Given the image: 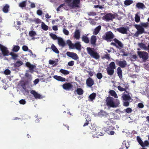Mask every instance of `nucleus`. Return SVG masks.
Masks as SVG:
<instances>
[{
	"instance_id": "nucleus-47",
	"label": "nucleus",
	"mask_w": 149,
	"mask_h": 149,
	"mask_svg": "<svg viewBox=\"0 0 149 149\" xmlns=\"http://www.w3.org/2000/svg\"><path fill=\"white\" fill-rule=\"evenodd\" d=\"M9 55H11L12 56V58L13 59H16V58L18 56V55L14 53L13 52H11Z\"/></svg>"
},
{
	"instance_id": "nucleus-5",
	"label": "nucleus",
	"mask_w": 149,
	"mask_h": 149,
	"mask_svg": "<svg viewBox=\"0 0 149 149\" xmlns=\"http://www.w3.org/2000/svg\"><path fill=\"white\" fill-rule=\"evenodd\" d=\"M81 0H65V1L72 7H78Z\"/></svg>"
},
{
	"instance_id": "nucleus-23",
	"label": "nucleus",
	"mask_w": 149,
	"mask_h": 149,
	"mask_svg": "<svg viewBox=\"0 0 149 149\" xmlns=\"http://www.w3.org/2000/svg\"><path fill=\"white\" fill-rule=\"evenodd\" d=\"M117 72L119 78L120 79H122L123 77L122 71L120 67L118 68Z\"/></svg>"
},
{
	"instance_id": "nucleus-15",
	"label": "nucleus",
	"mask_w": 149,
	"mask_h": 149,
	"mask_svg": "<svg viewBox=\"0 0 149 149\" xmlns=\"http://www.w3.org/2000/svg\"><path fill=\"white\" fill-rule=\"evenodd\" d=\"M86 83L87 86L91 87L94 84V81L91 78L89 77L87 79Z\"/></svg>"
},
{
	"instance_id": "nucleus-59",
	"label": "nucleus",
	"mask_w": 149,
	"mask_h": 149,
	"mask_svg": "<svg viewBox=\"0 0 149 149\" xmlns=\"http://www.w3.org/2000/svg\"><path fill=\"white\" fill-rule=\"evenodd\" d=\"M137 58V56L136 55H134L132 56V57L131 58V60L133 61V60H135Z\"/></svg>"
},
{
	"instance_id": "nucleus-28",
	"label": "nucleus",
	"mask_w": 149,
	"mask_h": 149,
	"mask_svg": "<svg viewBox=\"0 0 149 149\" xmlns=\"http://www.w3.org/2000/svg\"><path fill=\"white\" fill-rule=\"evenodd\" d=\"M138 46L141 49H144L145 50H147V47L146 45L142 42L139 43L138 44Z\"/></svg>"
},
{
	"instance_id": "nucleus-21",
	"label": "nucleus",
	"mask_w": 149,
	"mask_h": 149,
	"mask_svg": "<svg viewBox=\"0 0 149 149\" xmlns=\"http://www.w3.org/2000/svg\"><path fill=\"white\" fill-rule=\"evenodd\" d=\"M54 78L58 81H65V79L61 76L57 75H54L53 76Z\"/></svg>"
},
{
	"instance_id": "nucleus-27",
	"label": "nucleus",
	"mask_w": 149,
	"mask_h": 149,
	"mask_svg": "<svg viewBox=\"0 0 149 149\" xmlns=\"http://www.w3.org/2000/svg\"><path fill=\"white\" fill-rule=\"evenodd\" d=\"M101 28V26L99 25L94 30L93 32V34L95 35H97L100 31Z\"/></svg>"
},
{
	"instance_id": "nucleus-14",
	"label": "nucleus",
	"mask_w": 149,
	"mask_h": 149,
	"mask_svg": "<svg viewBox=\"0 0 149 149\" xmlns=\"http://www.w3.org/2000/svg\"><path fill=\"white\" fill-rule=\"evenodd\" d=\"M30 93L32 94L36 99H41L42 98V95L38 93L34 90H31Z\"/></svg>"
},
{
	"instance_id": "nucleus-17",
	"label": "nucleus",
	"mask_w": 149,
	"mask_h": 149,
	"mask_svg": "<svg viewBox=\"0 0 149 149\" xmlns=\"http://www.w3.org/2000/svg\"><path fill=\"white\" fill-rule=\"evenodd\" d=\"M58 43L59 46L64 47L66 43L62 38L58 37Z\"/></svg>"
},
{
	"instance_id": "nucleus-30",
	"label": "nucleus",
	"mask_w": 149,
	"mask_h": 149,
	"mask_svg": "<svg viewBox=\"0 0 149 149\" xmlns=\"http://www.w3.org/2000/svg\"><path fill=\"white\" fill-rule=\"evenodd\" d=\"M115 129L114 127L112 126H107L104 128V130L107 132H109L112 130H113Z\"/></svg>"
},
{
	"instance_id": "nucleus-62",
	"label": "nucleus",
	"mask_w": 149,
	"mask_h": 149,
	"mask_svg": "<svg viewBox=\"0 0 149 149\" xmlns=\"http://www.w3.org/2000/svg\"><path fill=\"white\" fill-rule=\"evenodd\" d=\"M89 120H86L85 123L83 125V126L85 127L86 126H87L89 124Z\"/></svg>"
},
{
	"instance_id": "nucleus-36",
	"label": "nucleus",
	"mask_w": 149,
	"mask_h": 149,
	"mask_svg": "<svg viewBox=\"0 0 149 149\" xmlns=\"http://www.w3.org/2000/svg\"><path fill=\"white\" fill-rule=\"evenodd\" d=\"M109 93L112 96L114 97L115 98H117L118 95L115 91L113 90H110Z\"/></svg>"
},
{
	"instance_id": "nucleus-13",
	"label": "nucleus",
	"mask_w": 149,
	"mask_h": 149,
	"mask_svg": "<svg viewBox=\"0 0 149 149\" xmlns=\"http://www.w3.org/2000/svg\"><path fill=\"white\" fill-rule=\"evenodd\" d=\"M97 40V38L95 36L93 35L91 37L90 39V43L93 47H95L96 46Z\"/></svg>"
},
{
	"instance_id": "nucleus-24",
	"label": "nucleus",
	"mask_w": 149,
	"mask_h": 149,
	"mask_svg": "<svg viewBox=\"0 0 149 149\" xmlns=\"http://www.w3.org/2000/svg\"><path fill=\"white\" fill-rule=\"evenodd\" d=\"M87 35H88L86 36L83 35L81 37L82 41L86 44L89 43V38L87 36Z\"/></svg>"
},
{
	"instance_id": "nucleus-48",
	"label": "nucleus",
	"mask_w": 149,
	"mask_h": 149,
	"mask_svg": "<svg viewBox=\"0 0 149 149\" xmlns=\"http://www.w3.org/2000/svg\"><path fill=\"white\" fill-rule=\"evenodd\" d=\"M143 145L141 146L142 147L144 148L146 146H148L149 145V142L147 140H146L144 141V142H143Z\"/></svg>"
},
{
	"instance_id": "nucleus-61",
	"label": "nucleus",
	"mask_w": 149,
	"mask_h": 149,
	"mask_svg": "<svg viewBox=\"0 0 149 149\" xmlns=\"http://www.w3.org/2000/svg\"><path fill=\"white\" fill-rule=\"evenodd\" d=\"M129 102L128 101H126L124 102L123 105L125 107H127L129 106Z\"/></svg>"
},
{
	"instance_id": "nucleus-7",
	"label": "nucleus",
	"mask_w": 149,
	"mask_h": 149,
	"mask_svg": "<svg viewBox=\"0 0 149 149\" xmlns=\"http://www.w3.org/2000/svg\"><path fill=\"white\" fill-rule=\"evenodd\" d=\"M138 55L139 57L142 58L144 61L147 60L148 58V54L147 52L144 51H138Z\"/></svg>"
},
{
	"instance_id": "nucleus-49",
	"label": "nucleus",
	"mask_w": 149,
	"mask_h": 149,
	"mask_svg": "<svg viewBox=\"0 0 149 149\" xmlns=\"http://www.w3.org/2000/svg\"><path fill=\"white\" fill-rule=\"evenodd\" d=\"M135 20L136 22H139L140 20V17L137 14H136L135 17Z\"/></svg>"
},
{
	"instance_id": "nucleus-53",
	"label": "nucleus",
	"mask_w": 149,
	"mask_h": 149,
	"mask_svg": "<svg viewBox=\"0 0 149 149\" xmlns=\"http://www.w3.org/2000/svg\"><path fill=\"white\" fill-rule=\"evenodd\" d=\"M113 123L114 122L113 120H112V119L111 118L110 119H108L105 122V123H106L107 125H109V124L108 123Z\"/></svg>"
},
{
	"instance_id": "nucleus-34",
	"label": "nucleus",
	"mask_w": 149,
	"mask_h": 149,
	"mask_svg": "<svg viewBox=\"0 0 149 149\" xmlns=\"http://www.w3.org/2000/svg\"><path fill=\"white\" fill-rule=\"evenodd\" d=\"M96 96V94L94 93H93L90 95L89 96V98L90 100H89V101H92L93 100H94Z\"/></svg>"
},
{
	"instance_id": "nucleus-46",
	"label": "nucleus",
	"mask_w": 149,
	"mask_h": 149,
	"mask_svg": "<svg viewBox=\"0 0 149 149\" xmlns=\"http://www.w3.org/2000/svg\"><path fill=\"white\" fill-rule=\"evenodd\" d=\"M26 1H23L22 2L20 3L19 4V7L21 8L24 7L26 6Z\"/></svg>"
},
{
	"instance_id": "nucleus-12",
	"label": "nucleus",
	"mask_w": 149,
	"mask_h": 149,
	"mask_svg": "<svg viewBox=\"0 0 149 149\" xmlns=\"http://www.w3.org/2000/svg\"><path fill=\"white\" fill-rule=\"evenodd\" d=\"M26 65L29 68V71L31 73H33L34 72V69L36 68V66L31 64L29 62H27L26 63Z\"/></svg>"
},
{
	"instance_id": "nucleus-35",
	"label": "nucleus",
	"mask_w": 149,
	"mask_h": 149,
	"mask_svg": "<svg viewBox=\"0 0 149 149\" xmlns=\"http://www.w3.org/2000/svg\"><path fill=\"white\" fill-rule=\"evenodd\" d=\"M113 40L120 47H123V44L121 42L117 39L114 38L113 39Z\"/></svg>"
},
{
	"instance_id": "nucleus-26",
	"label": "nucleus",
	"mask_w": 149,
	"mask_h": 149,
	"mask_svg": "<svg viewBox=\"0 0 149 149\" xmlns=\"http://www.w3.org/2000/svg\"><path fill=\"white\" fill-rule=\"evenodd\" d=\"M23 64V63L21 61H17L14 64L15 68H18Z\"/></svg>"
},
{
	"instance_id": "nucleus-40",
	"label": "nucleus",
	"mask_w": 149,
	"mask_h": 149,
	"mask_svg": "<svg viewBox=\"0 0 149 149\" xmlns=\"http://www.w3.org/2000/svg\"><path fill=\"white\" fill-rule=\"evenodd\" d=\"M60 72L64 75H67L69 74V72L68 70L63 69L60 70Z\"/></svg>"
},
{
	"instance_id": "nucleus-31",
	"label": "nucleus",
	"mask_w": 149,
	"mask_h": 149,
	"mask_svg": "<svg viewBox=\"0 0 149 149\" xmlns=\"http://www.w3.org/2000/svg\"><path fill=\"white\" fill-rule=\"evenodd\" d=\"M128 87L127 85L125 86L124 88L120 86H118L117 87L118 89L120 91L122 92L124 91L127 93V92L126 91V90L128 89Z\"/></svg>"
},
{
	"instance_id": "nucleus-4",
	"label": "nucleus",
	"mask_w": 149,
	"mask_h": 149,
	"mask_svg": "<svg viewBox=\"0 0 149 149\" xmlns=\"http://www.w3.org/2000/svg\"><path fill=\"white\" fill-rule=\"evenodd\" d=\"M114 99L111 97H107L106 100V104L107 106L109 107L115 108L118 106V104H116L114 102Z\"/></svg>"
},
{
	"instance_id": "nucleus-32",
	"label": "nucleus",
	"mask_w": 149,
	"mask_h": 149,
	"mask_svg": "<svg viewBox=\"0 0 149 149\" xmlns=\"http://www.w3.org/2000/svg\"><path fill=\"white\" fill-rule=\"evenodd\" d=\"M9 6L8 5L6 4L5 6L3 7L2 10L3 12L5 13H8L9 11Z\"/></svg>"
},
{
	"instance_id": "nucleus-41",
	"label": "nucleus",
	"mask_w": 149,
	"mask_h": 149,
	"mask_svg": "<svg viewBox=\"0 0 149 149\" xmlns=\"http://www.w3.org/2000/svg\"><path fill=\"white\" fill-rule=\"evenodd\" d=\"M133 3L132 0H126L125 1L124 3L125 5L129 6Z\"/></svg>"
},
{
	"instance_id": "nucleus-38",
	"label": "nucleus",
	"mask_w": 149,
	"mask_h": 149,
	"mask_svg": "<svg viewBox=\"0 0 149 149\" xmlns=\"http://www.w3.org/2000/svg\"><path fill=\"white\" fill-rule=\"evenodd\" d=\"M20 49V47L18 45H15L13 46L12 50L14 52H17Z\"/></svg>"
},
{
	"instance_id": "nucleus-11",
	"label": "nucleus",
	"mask_w": 149,
	"mask_h": 149,
	"mask_svg": "<svg viewBox=\"0 0 149 149\" xmlns=\"http://www.w3.org/2000/svg\"><path fill=\"white\" fill-rule=\"evenodd\" d=\"M63 88L65 90L69 91L73 87V85L70 83L65 82L62 85Z\"/></svg>"
},
{
	"instance_id": "nucleus-2",
	"label": "nucleus",
	"mask_w": 149,
	"mask_h": 149,
	"mask_svg": "<svg viewBox=\"0 0 149 149\" xmlns=\"http://www.w3.org/2000/svg\"><path fill=\"white\" fill-rule=\"evenodd\" d=\"M88 53L91 56L95 59H98L100 58V55L94 48L88 47L86 48Z\"/></svg>"
},
{
	"instance_id": "nucleus-63",
	"label": "nucleus",
	"mask_w": 149,
	"mask_h": 149,
	"mask_svg": "<svg viewBox=\"0 0 149 149\" xmlns=\"http://www.w3.org/2000/svg\"><path fill=\"white\" fill-rule=\"evenodd\" d=\"M138 107L139 108H143L144 107L143 104L141 103H139L138 104Z\"/></svg>"
},
{
	"instance_id": "nucleus-50",
	"label": "nucleus",
	"mask_w": 149,
	"mask_h": 149,
	"mask_svg": "<svg viewBox=\"0 0 149 149\" xmlns=\"http://www.w3.org/2000/svg\"><path fill=\"white\" fill-rule=\"evenodd\" d=\"M97 77L99 79H101L103 77V76L101 73L98 72L97 74Z\"/></svg>"
},
{
	"instance_id": "nucleus-55",
	"label": "nucleus",
	"mask_w": 149,
	"mask_h": 149,
	"mask_svg": "<svg viewBox=\"0 0 149 149\" xmlns=\"http://www.w3.org/2000/svg\"><path fill=\"white\" fill-rule=\"evenodd\" d=\"M63 31L64 33L66 35H68L69 34V32L66 29H64L63 30Z\"/></svg>"
},
{
	"instance_id": "nucleus-3",
	"label": "nucleus",
	"mask_w": 149,
	"mask_h": 149,
	"mask_svg": "<svg viewBox=\"0 0 149 149\" xmlns=\"http://www.w3.org/2000/svg\"><path fill=\"white\" fill-rule=\"evenodd\" d=\"M66 43L71 49H74V48L78 50L81 49V46L79 42H77L74 44L72 43L70 40H68L66 41Z\"/></svg>"
},
{
	"instance_id": "nucleus-1",
	"label": "nucleus",
	"mask_w": 149,
	"mask_h": 149,
	"mask_svg": "<svg viewBox=\"0 0 149 149\" xmlns=\"http://www.w3.org/2000/svg\"><path fill=\"white\" fill-rule=\"evenodd\" d=\"M148 25L149 23L148 22L141 23L140 24L134 25V26L137 30V31L134 34V36L138 37L140 34L146 33L144 28H147Z\"/></svg>"
},
{
	"instance_id": "nucleus-37",
	"label": "nucleus",
	"mask_w": 149,
	"mask_h": 149,
	"mask_svg": "<svg viewBox=\"0 0 149 149\" xmlns=\"http://www.w3.org/2000/svg\"><path fill=\"white\" fill-rule=\"evenodd\" d=\"M76 92L77 94L79 95H82L84 93V91L81 88H77Z\"/></svg>"
},
{
	"instance_id": "nucleus-33",
	"label": "nucleus",
	"mask_w": 149,
	"mask_h": 149,
	"mask_svg": "<svg viewBox=\"0 0 149 149\" xmlns=\"http://www.w3.org/2000/svg\"><path fill=\"white\" fill-rule=\"evenodd\" d=\"M51 48L52 49L53 52L56 53L58 54L59 53V51L54 44H52V45Z\"/></svg>"
},
{
	"instance_id": "nucleus-45",
	"label": "nucleus",
	"mask_w": 149,
	"mask_h": 149,
	"mask_svg": "<svg viewBox=\"0 0 149 149\" xmlns=\"http://www.w3.org/2000/svg\"><path fill=\"white\" fill-rule=\"evenodd\" d=\"M137 140L138 142L139 143V144L141 146H143V141L141 138L139 136H137L136 137Z\"/></svg>"
},
{
	"instance_id": "nucleus-43",
	"label": "nucleus",
	"mask_w": 149,
	"mask_h": 149,
	"mask_svg": "<svg viewBox=\"0 0 149 149\" xmlns=\"http://www.w3.org/2000/svg\"><path fill=\"white\" fill-rule=\"evenodd\" d=\"M42 28L44 31H47L48 29V26L42 23L41 25Z\"/></svg>"
},
{
	"instance_id": "nucleus-6",
	"label": "nucleus",
	"mask_w": 149,
	"mask_h": 149,
	"mask_svg": "<svg viewBox=\"0 0 149 149\" xmlns=\"http://www.w3.org/2000/svg\"><path fill=\"white\" fill-rule=\"evenodd\" d=\"M115 37L114 35L111 31H108L105 33V35L102 37V39L107 41H111Z\"/></svg>"
},
{
	"instance_id": "nucleus-57",
	"label": "nucleus",
	"mask_w": 149,
	"mask_h": 149,
	"mask_svg": "<svg viewBox=\"0 0 149 149\" xmlns=\"http://www.w3.org/2000/svg\"><path fill=\"white\" fill-rule=\"evenodd\" d=\"M68 64L69 66H72L74 64V62L73 61H71L68 63Z\"/></svg>"
},
{
	"instance_id": "nucleus-51",
	"label": "nucleus",
	"mask_w": 149,
	"mask_h": 149,
	"mask_svg": "<svg viewBox=\"0 0 149 149\" xmlns=\"http://www.w3.org/2000/svg\"><path fill=\"white\" fill-rule=\"evenodd\" d=\"M132 111V110L130 108H128L125 110V112L128 113H130Z\"/></svg>"
},
{
	"instance_id": "nucleus-22",
	"label": "nucleus",
	"mask_w": 149,
	"mask_h": 149,
	"mask_svg": "<svg viewBox=\"0 0 149 149\" xmlns=\"http://www.w3.org/2000/svg\"><path fill=\"white\" fill-rule=\"evenodd\" d=\"M136 7L139 9H143L146 8V6L142 3L138 2L136 4Z\"/></svg>"
},
{
	"instance_id": "nucleus-52",
	"label": "nucleus",
	"mask_w": 149,
	"mask_h": 149,
	"mask_svg": "<svg viewBox=\"0 0 149 149\" xmlns=\"http://www.w3.org/2000/svg\"><path fill=\"white\" fill-rule=\"evenodd\" d=\"M22 49L23 51L26 52L28 50V47L26 45H23L22 47Z\"/></svg>"
},
{
	"instance_id": "nucleus-25",
	"label": "nucleus",
	"mask_w": 149,
	"mask_h": 149,
	"mask_svg": "<svg viewBox=\"0 0 149 149\" xmlns=\"http://www.w3.org/2000/svg\"><path fill=\"white\" fill-rule=\"evenodd\" d=\"M58 59H56L55 61H53L52 60H50L49 61V63L50 65H53L54 64L53 66H56L58 64Z\"/></svg>"
},
{
	"instance_id": "nucleus-8",
	"label": "nucleus",
	"mask_w": 149,
	"mask_h": 149,
	"mask_svg": "<svg viewBox=\"0 0 149 149\" xmlns=\"http://www.w3.org/2000/svg\"><path fill=\"white\" fill-rule=\"evenodd\" d=\"M0 49L3 56H8L9 55V53L7 48L0 43Z\"/></svg>"
},
{
	"instance_id": "nucleus-58",
	"label": "nucleus",
	"mask_w": 149,
	"mask_h": 149,
	"mask_svg": "<svg viewBox=\"0 0 149 149\" xmlns=\"http://www.w3.org/2000/svg\"><path fill=\"white\" fill-rule=\"evenodd\" d=\"M19 102L21 104H24L26 102L24 100L22 99L19 101Z\"/></svg>"
},
{
	"instance_id": "nucleus-29",
	"label": "nucleus",
	"mask_w": 149,
	"mask_h": 149,
	"mask_svg": "<svg viewBox=\"0 0 149 149\" xmlns=\"http://www.w3.org/2000/svg\"><path fill=\"white\" fill-rule=\"evenodd\" d=\"M107 73L109 75L111 76L114 73V69L107 68Z\"/></svg>"
},
{
	"instance_id": "nucleus-20",
	"label": "nucleus",
	"mask_w": 149,
	"mask_h": 149,
	"mask_svg": "<svg viewBox=\"0 0 149 149\" xmlns=\"http://www.w3.org/2000/svg\"><path fill=\"white\" fill-rule=\"evenodd\" d=\"M118 64L122 68H125L127 65L126 62L125 60L119 61Z\"/></svg>"
},
{
	"instance_id": "nucleus-39",
	"label": "nucleus",
	"mask_w": 149,
	"mask_h": 149,
	"mask_svg": "<svg viewBox=\"0 0 149 149\" xmlns=\"http://www.w3.org/2000/svg\"><path fill=\"white\" fill-rule=\"evenodd\" d=\"M108 68L112 69H115L116 68V65L115 63L114 62H111L109 65V67Z\"/></svg>"
},
{
	"instance_id": "nucleus-10",
	"label": "nucleus",
	"mask_w": 149,
	"mask_h": 149,
	"mask_svg": "<svg viewBox=\"0 0 149 149\" xmlns=\"http://www.w3.org/2000/svg\"><path fill=\"white\" fill-rule=\"evenodd\" d=\"M66 54L67 56L74 60H77L79 58L78 56L75 53L68 52L66 53Z\"/></svg>"
},
{
	"instance_id": "nucleus-54",
	"label": "nucleus",
	"mask_w": 149,
	"mask_h": 149,
	"mask_svg": "<svg viewBox=\"0 0 149 149\" xmlns=\"http://www.w3.org/2000/svg\"><path fill=\"white\" fill-rule=\"evenodd\" d=\"M10 71L8 69H7L4 71V74L6 75H8L10 74Z\"/></svg>"
},
{
	"instance_id": "nucleus-60",
	"label": "nucleus",
	"mask_w": 149,
	"mask_h": 149,
	"mask_svg": "<svg viewBox=\"0 0 149 149\" xmlns=\"http://www.w3.org/2000/svg\"><path fill=\"white\" fill-rule=\"evenodd\" d=\"M42 10H38L37 11V13L39 15H41L42 14Z\"/></svg>"
},
{
	"instance_id": "nucleus-18",
	"label": "nucleus",
	"mask_w": 149,
	"mask_h": 149,
	"mask_svg": "<svg viewBox=\"0 0 149 149\" xmlns=\"http://www.w3.org/2000/svg\"><path fill=\"white\" fill-rule=\"evenodd\" d=\"M80 32L79 30L76 29L74 35V37L77 39H79L80 38Z\"/></svg>"
},
{
	"instance_id": "nucleus-16",
	"label": "nucleus",
	"mask_w": 149,
	"mask_h": 149,
	"mask_svg": "<svg viewBox=\"0 0 149 149\" xmlns=\"http://www.w3.org/2000/svg\"><path fill=\"white\" fill-rule=\"evenodd\" d=\"M116 30L118 32L124 34L127 33V29L124 27H122L116 29Z\"/></svg>"
},
{
	"instance_id": "nucleus-64",
	"label": "nucleus",
	"mask_w": 149,
	"mask_h": 149,
	"mask_svg": "<svg viewBox=\"0 0 149 149\" xmlns=\"http://www.w3.org/2000/svg\"><path fill=\"white\" fill-rule=\"evenodd\" d=\"M112 130H111L109 132H108V134L110 135H114L115 134V132Z\"/></svg>"
},
{
	"instance_id": "nucleus-44",
	"label": "nucleus",
	"mask_w": 149,
	"mask_h": 149,
	"mask_svg": "<svg viewBox=\"0 0 149 149\" xmlns=\"http://www.w3.org/2000/svg\"><path fill=\"white\" fill-rule=\"evenodd\" d=\"M36 35V33L35 31L31 30L29 33V35L31 37H32L35 36Z\"/></svg>"
},
{
	"instance_id": "nucleus-42",
	"label": "nucleus",
	"mask_w": 149,
	"mask_h": 149,
	"mask_svg": "<svg viewBox=\"0 0 149 149\" xmlns=\"http://www.w3.org/2000/svg\"><path fill=\"white\" fill-rule=\"evenodd\" d=\"M49 36L50 37L54 40H56L58 39V37L55 34L51 33L49 34Z\"/></svg>"
},
{
	"instance_id": "nucleus-56",
	"label": "nucleus",
	"mask_w": 149,
	"mask_h": 149,
	"mask_svg": "<svg viewBox=\"0 0 149 149\" xmlns=\"http://www.w3.org/2000/svg\"><path fill=\"white\" fill-rule=\"evenodd\" d=\"M103 58H105L107 60L109 59H110L109 54H105Z\"/></svg>"
},
{
	"instance_id": "nucleus-19",
	"label": "nucleus",
	"mask_w": 149,
	"mask_h": 149,
	"mask_svg": "<svg viewBox=\"0 0 149 149\" xmlns=\"http://www.w3.org/2000/svg\"><path fill=\"white\" fill-rule=\"evenodd\" d=\"M122 97L123 100L125 101L130 100L131 99V98L129 93L127 94H126L124 93L122 94Z\"/></svg>"
},
{
	"instance_id": "nucleus-9",
	"label": "nucleus",
	"mask_w": 149,
	"mask_h": 149,
	"mask_svg": "<svg viewBox=\"0 0 149 149\" xmlns=\"http://www.w3.org/2000/svg\"><path fill=\"white\" fill-rule=\"evenodd\" d=\"M115 17V16L114 15L110 13L107 14L104 16L103 17V19L108 21L110 20L112 21Z\"/></svg>"
}]
</instances>
